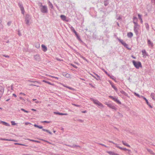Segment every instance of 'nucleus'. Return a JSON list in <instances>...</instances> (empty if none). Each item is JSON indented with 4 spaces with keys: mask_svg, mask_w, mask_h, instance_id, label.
I'll return each instance as SVG.
<instances>
[{
    "mask_svg": "<svg viewBox=\"0 0 155 155\" xmlns=\"http://www.w3.org/2000/svg\"><path fill=\"white\" fill-rule=\"evenodd\" d=\"M50 3V2H49ZM49 6H50V7H51L52 8H53V5H52V4L51 3H50V4L49 5Z\"/></svg>",
    "mask_w": 155,
    "mask_h": 155,
    "instance_id": "49530a36",
    "label": "nucleus"
},
{
    "mask_svg": "<svg viewBox=\"0 0 155 155\" xmlns=\"http://www.w3.org/2000/svg\"><path fill=\"white\" fill-rule=\"evenodd\" d=\"M61 19L63 21H68V20L67 19L66 16H65L64 15H61Z\"/></svg>",
    "mask_w": 155,
    "mask_h": 155,
    "instance_id": "9d476101",
    "label": "nucleus"
},
{
    "mask_svg": "<svg viewBox=\"0 0 155 155\" xmlns=\"http://www.w3.org/2000/svg\"><path fill=\"white\" fill-rule=\"evenodd\" d=\"M145 26H146L147 29V30H148L149 28V25L148 24L146 23L145 24Z\"/></svg>",
    "mask_w": 155,
    "mask_h": 155,
    "instance_id": "c85d7f7f",
    "label": "nucleus"
},
{
    "mask_svg": "<svg viewBox=\"0 0 155 155\" xmlns=\"http://www.w3.org/2000/svg\"><path fill=\"white\" fill-rule=\"evenodd\" d=\"M134 23L135 24L134 27V31L135 32L137 33L138 32V30L139 29L140 26L136 22H134Z\"/></svg>",
    "mask_w": 155,
    "mask_h": 155,
    "instance_id": "423d86ee",
    "label": "nucleus"
},
{
    "mask_svg": "<svg viewBox=\"0 0 155 155\" xmlns=\"http://www.w3.org/2000/svg\"><path fill=\"white\" fill-rule=\"evenodd\" d=\"M31 110H33V111H36V110L35 109H31Z\"/></svg>",
    "mask_w": 155,
    "mask_h": 155,
    "instance_id": "69168bd1",
    "label": "nucleus"
},
{
    "mask_svg": "<svg viewBox=\"0 0 155 155\" xmlns=\"http://www.w3.org/2000/svg\"><path fill=\"white\" fill-rule=\"evenodd\" d=\"M42 81L43 82H45V83H48V81H46L45 80H43Z\"/></svg>",
    "mask_w": 155,
    "mask_h": 155,
    "instance_id": "3c124183",
    "label": "nucleus"
},
{
    "mask_svg": "<svg viewBox=\"0 0 155 155\" xmlns=\"http://www.w3.org/2000/svg\"><path fill=\"white\" fill-rule=\"evenodd\" d=\"M152 2L155 4V0H151Z\"/></svg>",
    "mask_w": 155,
    "mask_h": 155,
    "instance_id": "680f3d73",
    "label": "nucleus"
},
{
    "mask_svg": "<svg viewBox=\"0 0 155 155\" xmlns=\"http://www.w3.org/2000/svg\"><path fill=\"white\" fill-rule=\"evenodd\" d=\"M34 126L38 128L39 129H42V126H39L36 124H34Z\"/></svg>",
    "mask_w": 155,
    "mask_h": 155,
    "instance_id": "5701e85b",
    "label": "nucleus"
},
{
    "mask_svg": "<svg viewBox=\"0 0 155 155\" xmlns=\"http://www.w3.org/2000/svg\"><path fill=\"white\" fill-rule=\"evenodd\" d=\"M28 81L29 82H33V83H38L39 84H40V83L38 81H33L28 80Z\"/></svg>",
    "mask_w": 155,
    "mask_h": 155,
    "instance_id": "bb28decb",
    "label": "nucleus"
},
{
    "mask_svg": "<svg viewBox=\"0 0 155 155\" xmlns=\"http://www.w3.org/2000/svg\"><path fill=\"white\" fill-rule=\"evenodd\" d=\"M112 87L114 89L116 92H117V89L115 86L112 84H111Z\"/></svg>",
    "mask_w": 155,
    "mask_h": 155,
    "instance_id": "412c9836",
    "label": "nucleus"
},
{
    "mask_svg": "<svg viewBox=\"0 0 155 155\" xmlns=\"http://www.w3.org/2000/svg\"><path fill=\"white\" fill-rule=\"evenodd\" d=\"M118 40L125 47L127 48L128 49H130V48H128V45L124 42L122 40L120 39L119 38H118Z\"/></svg>",
    "mask_w": 155,
    "mask_h": 155,
    "instance_id": "0eeeda50",
    "label": "nucleus"
},
{
    "mask_svg": "<svg viewBox=\"0 0 155 155\" xmlns=\"http://www.w3.org/2000/svg\"><path fill=\"white\" fill-rule=\"evenodd\" d=\"M27 140L31 141L34 142H36V143H40V141H38V140H35L29 139H28Z\"/></svg>",
    "mask_w": 155,
    "mask_h": 155,
    "instance_id": "6ab92c4d",
    "label": "nucleus"
},
{
    "mask_svg": "<svg viewBox=\"0 0 155 155\" xmlns=\"http://www.w3.org/2000/svg\"><path fill=\"white\" fill-rule=\"evenodd\" d=\"M132 63L135 67L137 69H139V68H142V65L140 61H136L133 60L132 61Z\"/></svg>",
    "mask_w": 155,
    "mask_h": 155,
    "instance_id": "f257e3e1",
    "label": "nucleus"
},
{
    "mask_svg": "<svg viewBox=\"0 0 155 155\" xmlns=\"http://www.w3.org/2000/svg\"><path fill=\"white\" fill-rule=\"evenodd\" d=\"M12 95H13V96H14L15 97H17V96H16V95L15 94H12Z\"/></svg>",
    "mask_w": 155,
    "mask_h": 155,
    "instance_id": "6e6d98bb",
    "label": "nucleus"
},
{
    "mask_svg": "<svg viewBox=\"0 0 155 155\" xmlns=\"http://www.w3.org/2000/svg\"><path fill=\"white\" fill-rule=\"evenodd\" d=\"M131 57H132V58H134V59H135V58H135V57H134V56H133V55H132V56H131Z\"/></svg>",
    "mask_w": 155,
    "mask_h": 155,
    "instance_id": "338daca9",
    "label": "nucleus"
},
{
    "mask_svg": "<svg viewBox=\"0 0 155 155\" xmlns=\"http://www.w3.org/2000/svg\"><path fill=\"white\" fill-rule=\"evenodd\" d=\"M147 43L149 45H151L152 47L153 46V44L150 40H148L147 41Z\"/></svg>",
    "mask_w": 155,
    "mask_h": 155,
    "instance_id": "aec40b11",
    "label": "nucleus"
},
{
    "mask_svg": "<svg viewBox=\"0 0 155 155\" xmlns=\"http://www.w3.org/2000/svg\"><path fill=\"white\" fill-rule=\"evenodd\" d=\"M4 92V89L3 88L0 86V97L2 96Z\"/></svg>",
    "mask_w": 155,
    "mask_h": 155,
    "instance_id": "f8f14e48",
    "label": "nucleus"
},
{
    "mask_svg": "<svg viewBox=\"0 0 155 155\" xmlns=\"http://www.w3.org/2000/svg\"><path fill=\"white\" fill-rule=\"evenodd\" d=\"M42 130L43 131H46V132L48 133H49L50 134H52V133L51 132H50L48 130H46V129H42Z\"/></svg>",
    "mask_w": 155,
    "mask_h": 155,
    "instance_id": "4be33fe9",
    "label": "nucleus"
},
{
    "mask_svg": "<svg viewBox=\"0 0 155 155\" xmlns=\"http://www.w3.org/2000/svg\"><path fill=\"white\" fill-rule=\"evenodd\" d=\"M150 107L152 108V107L151 106V105L148 103V104H147Z\"/></svg>",
    "mask_w": 155,
    "mask_h": 155,
    "instance_id": "4d7b16f0",
    "label": "nucleus"
},
{
    "mask_svg": "<svg viewBox=\"0 0 155 155\" xmlns=\"http://www.w3.org/2000/svg\"><path fill=\"white\" fill-rule=\"evenodd\" d=\"M25 125H28V124H31V123H28V122H25Z\"/></svg>",
    "mask_w": 155,
    "mask_h": 155,
    "instance_id": "37998d69",
    "label": "nucleus"
},
{
    "mask_svg": "<svg viewBox=\"0 0 155 155\" xmlns=\"http://www.w3.org/2000/svg\"><path fill=\"white\" fill-rule=\"evenodd\" d=\"M122 143L123 145H124L129 147H130V146L129 145L127 144V143H126L125 141H122Z\"/></svg>",
    "mask_w": 155,
    "mask_h": 155,
    "instance_id": "a211bd4d",
    "label": "nucleus"
},
{
    "mask_svg": "<svg viewBox=\"0 0 155 155\" xmlns=\"http://www.w3.org/2000/svg\"><path fill=\"white\" fill-rule=\"evenodd\" d=\"M111 108H112V109H115V107L114 106L112 105Z\"/></svg>",
    "mask_w": 155,
    "mask_h": 155,
    "instance_id": "13d9d810",
    "label": "nucleus"
},
{
    "mask_svg": "<svg viewBox=\"0 0 155 155\" xmlns=\"http://www.w3.org/2000/svg\"><path fill=\"white\" fill-rule=\"evenodd\" d=\"M20 99L22 101H25V100L24 98H22L21 97H20Z\"/></svg>",
    "mask_w": 155,
    "mask_h": 155,
    "instance_id": "c03bdc74",
    "label": "nucleus"
},
{
    "mask_svg": "<svg viewBox=\"0 0 155 155\" xmlns=\"http://www.w3.org/2000/svg\"><path fill=\"white\" fill-rule=\"evenodd\" d=\"M21 110H22V111H23L27 113H28V111H27V110H25L23 108H21Z\"/></svg>",
    "mask_w": 155,
    "mask_h": 155,
    "instance_id": "72a5a7b5",
    "label": "nucleus"
},
{
    "mask_svg": "<svg viewBox=\"0 0 155 155\" xmlns=\"http://www.w3.org/2000/svg\"><path fill=\"white\" fill-rule=\"evenodd\" d=\"M151 97L153 99H154L155 94L153 93H152L150 95Z\"/></svg>",
    "mask_w": 155,
    "mask_h": 155,
    "instance_id": "cd10ccee",
    "label": "nucleus"
},
{
    "mask_svg": "<svg viewBox=\"0 0 155 155\" xmlns=\"http://www.w3.org/2000/svg\"><path fill=\"white\" fill-rule=\"evenodd\" d=\"M63 85L64 87H67V88H69V89H71V87H68L66 86H65V85Z\"/></svg>",
    "mask_w": 155,
    "mask_h": 155,
    "instance_id": "052dcab7",
    "label": "nucleus"
},
{
    "mask_svg": "<svg viewBox=\"0 0 155 155\" xmlns=\"http://www.w3.org/2000/svg\"><path fill=\"white\" fill-rule=\"evenodd\" d=\"M91 100L93 101L94 103L95 104H96V105H97L98 106H100V107H104V106L102 104V103H101V102H100L99 101H98L97 100H94L92 98H91L90 99Z\"/></svg>",
    "mask_w": 155,
    "mask_h": 155,
    "instance_id": "7ed1b4c3",
    "label": "nucleus"
},
{
    "mask_svg": "<svg viewBox=\"0 0 155 155\" xmlns=\"http://www.w3.org/2000/svg\"><path fill=\"white\" fill-rule=\"evenodd\" d=\"M142 52L143 56H146L147 55V52L145 50H142Z\"/></svg>",
    "mask_w": 155,
    "mask_h": 155,
    "instance_id": "2eb2a0df",
    "label": "nucleus"
},
{
    "mask_svg": "<svg viewBox=\"0 0 155 155\" xmlns=\"http://www.w3.org/2000/svg\"><path fill=\"white\" fill-rule=\"evenodd\" d=\"M40 140H42V141H45V142H48V141H46V140H43V139H40Z\"/></svg>",
    "mask_w": 155,
    "mask_h": 155,
    "instance_id": "864d4df0",
    "label": "nucleus"
},
{
    "mask_svg": "<svg viewBox=\"0 0 155 155\" xmlns=\"http://www.w3.org/2000/svg\"><path fill=\"white\" fill-rule=\"evenodd\" d=\"M74 68H77V67L75 66V65H72Z\"/></svg>",
    "mask_w": 155,
    "mask_h": 155,
    "instance_id": "e2e57ef3",
    "label": "nucleus"
},
{
    "mask_svg": "<svg viewBox=\"0 0 155 155\" xmlns=\"http://www.w3.org/2000/svg\"><path fill=\"white\" fill-rule=\"evenodd\" d=\"M18 145H22V146H27L26 145H25L24 144L19 143H18Z\"/></svg>",
    "mask_w": 155,
    "mask_h": 155,
    "instance_id": "a18cd8bd",
    "label": "nucleus"
},
{
    "mask_svg": "<svg viewBox=\"0 0 155 155\" xmlns=\"http://www.w3.org/2000/svg\"><path fill=\"white\" fill-rule=\"evenodd\" d=\"M11 123L12 124V125L14 126L16 125V124L14 121H11Z\"/></svg>",
    "mask_w": 155,
    "mask_h": 155,
    "instance_id": "c756f323",
    "label": "nucleus"
},
{
    "mask_svg": "<svg viewBox=\"0 0 155 155\" xmlns=\"http://www.w3.org/2000/svg\"><path fill=\"white\" fill-rule=\"evenodd\" d=\"M59 114V115H67L68 114H67L66 113H60Z\"/></svg>",
    "mask_w": 155,
    "mask_h": 155,
    "instance_id": "c9c22d12",
    "label": "nucleus"
},
{
    "mask_svg": "<svg viewBox=\"0 0 155 155\" xmlns=\"http://www.w3.org/2000/svg\"><path fill=\"white\" fill-rule=\"evenodd\" d=\"M0 140H3L9 141H15V142L17 141V140H15L8 139H3V138H0Z\"/></svg>",
    "mask_w": 155,
    "mask_h": 155,
    "instance_id": "4468645a",
    "label": "nucleus"
},
{
    "mask_svg": "<svg viewBox=\"0 0 155 155\" xmlns=\"http://www.w3.org/2000/svg\"><path fill=\"white\" fill-rule=\"evenodd\" d=\"M39 58V57L38 55H35V59H37L38 58Z\"/></svg>",
    "mask_w": 155,
    "mask_h": 155,
    "instance_id": "f704fd0d",
    "label": "nucleus"
},
{
    "mask_svg": "<svg viewBox=\"0 0 155 155\" xmlns=\"http://www.w3.org/2000/svg\"><path fill=\"white\" fill-rule=\"evenodd\" d=\"M3 56L4 57H5L6 58H9V56L8 55H5V54H3Z\"/></svg>",
    "mask_w": 155,
    "mask_h": 155,
    "instance_id": "4c0bfd02",
    "label": "nucleus"
},
{
    "mask_svg": "<svg viewBox=\"0 0 155 155\" xmlns=\"http://www.w3.org/2000/svg\"><path fill=\"white\" fill-rule=\"evenodd\" d=\"M109 97L112 99V100H113L114 101L116 102L117 103L121 104V102L117 99V98H116L115 97H113L110 96H109Z\"/></svg>",
    "mask_w": 155,
    "mask_h": 155,
    "instance_id": "6e6552de",
    "label": "nucleus"
},
{
    "mask_svg": "<svg viewBox=\"0 0 155 155\" xmlns=\"http://www.w3.org/2000/svg\"><path fill=\"white\" fill-rule=\"evenodd\" d=\"M72 104V105H73L75 106H76V107H79L80 106L79 105H76V104Z\"/></svg>",
    "mask_w": 155,
    "mask_h": 155,
    "instance_id": "ea45409f",
    "label": "nucleus"
},
{
    "mask_svg": "<svg viewBox=\"0 0 155 155\" xmlns=\"http://www.w3.org/2000/svg\"><path fill=\"white\" fill-rule=\"evenodd\" d=\"M107 152L110 155H118V154L115 153L114 152L111 151H107Z\"/></svg>",
    "mask_w": 155,
    "mask_h": 155,
    "instance_id": "ddd939ff",
    "label": "nucleus"
},
{
    "mask_svg": "<svg viewBox=\"0 0 155 155\" xmlns=\"http://www.w3.org/2000/svg\"><path fill=\"white\" fill-rule=\"evenodd\" d=\"M138 17L140 19L141 18H142L141 15L140 14H138Z\"/></svg>",
    "mask_w": 155,
    "mask_h": 155,
    "instance_id": "a19ab883",
    "label": "nucleus"
},
{
    "mask_svg": "<svg viewBox=\"0 0 155 155\" xmlns=\"http://www.w3.org/2000/svg\"><path fill=\"white\" fill-rule=\"evenodd\" d=\"M54 114H55L59 115V114H60V113H59V112H54Z\"/></svg>",
    "mask_w": 155,
    "mask_h": 155,
    "instance_id": "8fccbe9b",
    "label": "nucleus"
},
{
    "mask_svg": "<svg viewBox=\"0 0 155 155\" xmlns=\"http://www.w3.org/2000/svg\"><path fill=\"white\" fill-rule=\"evenodd\" d=\"M1 123L0 122V123H2L3 125L7 126H10V124H9L7 123L6 122H5L4 121H1Z\"/></svg>",
    "mask_w": 155,
    "mask_h": 155,
    "instance_id": "dca6fc26",
    "label": "nucleus"
},
{
    "mask_svg": "<svg viewBox=\"0 0 155 155\" xmlns=\"http://www.w3.org/2000/svg\"><path fill=\"white\" fill-rule=\"evenodd\" d=\"M141 97H142L146 101V102L147 104H148L149 102L148 101V100L145 97L143 96H141Z\"/></svg>",
    "mask_w": 155,
    "mask_h": 155,
    "instance_id": "393cba45",
    "label": "nucleus"
},
{
    "mask_svg": "<svg viewBox=\"0 0 155 155\" xmlns=\"http://www.w3.org/2000/svg\"><path fill=\"white\" fill-rule=\"evenodd\" d=\"M140 22L141 23H143V20H142V18H141L140 19Z\"/></svg>",
    "mask_w": 155,
    "mask_h": 155,
    "instance_id": "bf43d9fd",
    "label": "nucleus"
},
{
    "mask_svg": "<svg viewBox=\"0 0 155 155\" xmlns=\"http://www.w3.org/2000/svg\"><path fill=\"white\" fill-rule=\"evenodd\" d=\"M62 74L63 76L67 78H71L70 75L66 72H63Z\"/></svg>",
    "mask_w": 155,
    "mask_h": 155,
    "instance_id": "1a4fd4ad",
    "label": "nucleus"
},
{
    "mask_svg": "<svg viewBox=\"0 0 155 155\" xmlns=\"http://www.w3.org/2000/svg\"><path fill=\"white\" fill-rule=\"evenodd\" d=\"M73 31L75 33V35L77 37H78V35L76 32V31H75V30L74 29L73 30Z\"/></svg>",
    "mask_w": 155,
    "mask_h": 155,
    "instance_id": "7c9ffc66",
    "label": "nucleus"
},
{
    "mask_svg": "<svg viewBox=\"0 0 155 155\" xmlns=\"http://www.w3.org/2000/svg\"><path fill=\"white\" fill-rule=\"evenodd\" d=\"M47 83L51 85H53V84H52L50 82H48V83Z\"/></svg>",
    "mask_w": 155,
    "mask_h": 155,
    "instance_id": "09e8293b",
    "label": "nucleus"
},
{
    "mask_svg": "<svg viewBox=\"0 0 155 155\" xmlns=\"http://www.w3.org/2000/svg\"><path fill=\"white\" fill-rule=\"evenodd\" d=\"M35 103H37V104L41 103V102L40 101H36L35 102Z\"/></svg>",
    "mask_w": 155,
    "mask_h": 155,
    "instance_id": "79ce46f5",
    "label": "nucleus"
},
{
    "mask_svg": "<svg viewBox=\"0 0 155 155\" xmlns=\"http://www.w3.org/2000/svg\"><path fill=\"white\" fill-rule=\"evenodd\" d=\"M20 8H21V11L22 13L23 14H24V8L23 7V6H21L20 7Z\"/></svg>",
    "mask_w": 155,
    "mask_h": 155,
    "instance_id": "a878e982",
    "label": "nucleus"
},
{
    "mask_svg": "<svg viewBox=\"0 0 155 155\" xmlns=\"http://www.w3.org/2000/svg\"><path fill=\"white\" fill-rule=\"evenodd\" d=\"M86 112V111H82V112L83 113H85Z\"/></svg>",
    "mask_w": 155,
    "mask_h": 155,
    "instance_id": "774afa93",
    "label": "nucleus"
},
{
    "mask_svg": "<svg viewBox=\"0 0 155 155\" xmlns=\"http://www.w3.org/2000/svg\"><path fill=\"white\" fill-rule=\"evenodd\" d=\"M134 94L135 96L138 97H141V96H140V95L139 94H138L135 92L134 93Z\"/></svg>",
    "mask_w": 155,
    "mask_h": 155,
    "instance_id": "2f4dec72",
    "label": "nucleus"
},
{
    "mask_svg": "<svg viewBox=\"0 0 155 155\" xmlns=\"http://www.w3.org/2000/svg\"><path fill=\"white\" fill-rule=\"evenodd\" d=\"M46 75L47 76H49L50 77H51V78H55L56 79H58V78L57 77H54V76L49 75H48V74H46Z\"/></svg>",
    "mask_w": 155,
    "mask_h": 155,
    "instance_id": "b1692460",
    "label": "nucleus"
},
{
    "mask_svg": "<svg viewBox=\"0 0 155 155\" xmlns=\"http://www.w3.org/2000/svg\"><path fill=\"white\" fill-rule=\"evenodd\" d=\"M42 122H43V123H49L50 122H49V121H45Z\"/></svg>",
    "mask_w": 155,
    "mask_h": 155,
    "instance_id": "de8ad7c7",
    "label": "nucleus"
},
{
    "mask_svg": "<svg viewBox=\"0 0 155 155\" xmlns=\"http://www.w3.org/2000/svg\"><path fill=\"white\" fill-rule=\"evenodd\" d=\"M137 18L136 17H134V18H133L134 22H136V21H137Z\"/></svg>",
    "mask_w": 155,
    "mask_h": 155,
    "instance_id": "473e14b6",
    "label": "nucleus"
},
{
    "mask_svg": "<svg viewBox=\"0 0 155 155\" xmlns=\"http://www.w3.org/2000/svg\"><path fill=\"white\" fill-rule=\"evenodd\" d=\"M91 100L93 101L94 103L95 104H96V105H97L98 106H100V107H104V106L102 104V103H101V102H100L99 101H98L97 100H94L92 98H91L90 99Z\"/></svg>",
    "mask_w": 155,
    "mask_h": 155,
    "instance_id": "f03ea898",
    "label": "nucleus"
},
{
    "mask_svg": "<svg viewBox=\"0 0 155 155\" xmlns=\"http://www.w3.org/2000/svg\"><path fill=\"white\" fill-rule=\"evenodd\" d=\"M41 46L42 48V50L44 51L45 52L47 50V47L44 45H41Z\"/></svg>",
    "mask_w": 155,
    "mask_h": 155,
    "instance_id": "9b49d317",
    "label": "nucleus"
},
{
    "mask_svg": "<svg viewBox=\"0 0 155 155\" xmlns=\"http://www.w3.org/2000/svg\"><path fill=\"white\" fill-rule=\"evenodd\" d=\"M106 104L109 107L111 108L112 106V105L111 104Z\"/></svg>",
    "mask_w": 155,
    "mask_h": 155,
    "instance_id": "58836bf2",
    "label": "nucleus"
},
{
    "mask_svg": "<svg viewBox=\"0 0 155 155\" xmlns=\"http://www.w3.org/2000/svg\"><path fill=\"white\" fill-rule=\"evenodd\" d=\"M127 35L128 37L131 38L133 36V34L132 32H130L127 33Z\"/></svg>",
    "mask_w": 155,
    "mask_h": 155,
    "instance_id": "f3484780",
    "label": "nucleus"
},
{
    "mask_svg": "<svg viewBox=\"0 0 155 155\" xmlns=\"http://www.w3.org/2000/svg\"><path fill=\"white\" fill-rule=\"evenodd\" d=\"M20 94H22V95H25V94L24 93H23L22 92L20 93Z\"/></svg>",
    "mask_w": 155,
    "mask_h": 155,
    "instance_id": "603ef678",
    "label": "nucleus"
},
{
    "mask_svg": "<svg viewBox=\"0 0 155 155\" xmlns=\"http://www.w3.org/2000/svg\"><path fill=\"white\" fill-rule=\"evenodd\" d=\"M109 142H110V143H112L114 144H115V146L116 147L119 148V149H120V150H127L128 151H130V150H129V149H126V148H122L120 147H119V146H118L117 145V144L116 143H115L114 142H113V141H109Z\"/></svg>",
    "mask_w": 155,
    "mask_h": 155,
    "instance_id": "39448f33",
    "label": "nucleus"
},
{
    "mask_svg": "<svg viewBox=\"0 0 155 155\" xmlns=\"http://www.w3.org/2000/svg\"><path fill=\"white\" fill-rule=\"evenodd\" d=\"M82 58L83 59H84V60H85L86 61H87V60L84 57H83Z\"/></svg>",
    "mask_w": 155,
    "mask_h": 155,
    "instance_id": "0e129e2a",
    "label": "nucleus"
},
{
    "mask_svg": "<svg viewBox=\"0 0 155 155\" xmlns=\"http://www.w3.org/2000/svg\"><path fill=\"white\" fill-rule=\"evenodd\" d=\"M100 144L101 145H102L103 146H104V147H107V146L106 145H105L104 144H103L100 143Z\"/></svg>",
    "mask_w": 155,
    "mask_h": 155,
    "instance_id": "5fc2aeb1",
    "label": "nucleus"
},
{
    "mask_svg": "<svg viewBox=\"0 0 155 155\" xmlns=\"http://www.w3.org/2000/svg\"><path fill=\"white\" fill-rule=\"evenodd\" d=\"M104 5L105 6H107V4H108V2L107 1H105L104 2Z\"/></svg>",
    "mask_w": 155,
    "mask_h": 155,
    "instance_id": "e433bc0d",
    "label": "nucleus"
},
{
    "mask_svg": "<svg viewBox=\"0 0 155 155\" xmlns=\"http://www.w3.org/2000/svg\"><path fill=\"white\" fill-rule=\"evenodd\" d=\"M41 11L42 13H47L48 12L47 8L46 6L41 5Z\"/></svg>",
    "mask_w": 155,
    "mask_h": 155,
    "instance_id": "20e7f679",
    "label": "nucleus"
}]
</instances>
